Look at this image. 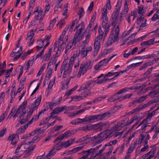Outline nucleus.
<instances>
[{"mask_svg":"<svg viewBox=\"0 0 159 159\" xmlns=\"http://www.w3.org/2000/svg\"><path fill=\"white\" fill-rule=\"evenodd\" d=\"M72 132V131H67L63 134L60 135L56 138L54 141V144L53 148L51 150L46 156L48 155L49 156V157H48L49 159H50L55 154L57 151L60 150L63 148L61 142L58 141L63 140L72 135L73 134Z\"/></svg>","mask_w":159,"mask_h":159,"instance_id":"f257e3e1","label":"nucleus"},{"mask_svg":"<svg viewBox=\"0 0 159 159\" xmlns=\"http://www.w3.org/2000/svg\"><path fill=\"white\" fill-rule=\"evenodd\" d=\"M27 103V100L24 101L22 104L20 106L14 115L16 109L15 107H13L10 111V113L8 115L7 120L10 119L13 116V118L18 116L19 114H20L19 117L21 119L20 123L21 124H24L28 120V118H26L25 119H22L23 117L25 115L26 112L25 107Z\"/></svg>","mask_w":159,"mask_h":159,"instance_id":"f03ea898","label":"nucleus"},{"mask_svg":"<svg viewBox=\"0 0 159 159\" xmlns=\"http://www.w3.org/2000/svg\"><path fill=\"white\" fill-rule=\"evenodd\" d=\"M119 30L118 25L114 27L111 31V34L107 42L105 44L106 47H108L111 44L116 41L117 40Z\"/></svg>","mask_w":159,"mask_h":159,"instance_id":"7ed1b4c3","label":"nucleus"},{"mask_svg":"<svg viewBox=\"0 0 159 159\" xmlns=\"http://www.w3.org/2000/svg\"><path fill=\"white\" fill-rule=\"evenodd\" d=\"M93 63L90 60H87L85 63H83L80 66L79 72L77 74L78 78H80L81 75H84L87 71L91 69Z\"/></svg>","mask_w":159,"mask_h":159,"instance_id":"20e7f679","label":"nucleus"},{"mask_svg":"<svg viewBox=\"0 0 159 159\" xmlns=\"http://www.w3.org/2000/svg\"><path fill=\"white\" fill-rule=\"evenodd\" d=\"M67 60L65 59L62 63L61 68V73L63 71H64L63 77L66 78L69 76L72 72V68L73 66L71 64H68Z\"/></svg>","mask_w":159,"mask_h":159,"instance_id":"39448f33","label":"nucleus"},{"mask_svg":"<svg viewBox=\"0 0 159 159\" xmlns=\"http://www.w3.org/2000/svg\"><path fill=\"white\" fill-rule=\"evenodd\" d=\"M41 99V95H39L35 101L29 105L30 109L28 111V116H29V117L32 114L33 111L38 109L39 106L40 104ZM28 117V116H27L26 118H27Z\"/></svg>","mask_w":159,"mask_h":159,"instance_id":"423d86ee","label":"nucleus"},{"mask_svg":"<svg viewBox=\"0 0 159 159\" xmlns=\"http://www.w3.org/2000/svg\"><path fill=\"white\" fill-rule=\"evenodd\" d=\"M99 35L95 39L94 43V51L98 52L100 48V41L102 40L103 32L101 28H99L98 29Z\"/></svg>","mask_w":159,"mask_h":159,"instance_id":"0eeeda50","label":"nucleus"},{"mask_svg":"<svg viewBox=\"0 0 159 159\" xmlns=\"http://www.w3.org/2000/svg\"><path fill=\"white\" fill-rule=\"evenodd\" d=\"M116 54L112 55L109 57L107 59H104L99 62L96 64L94 67V69L95 70H98L100 68H102L106 66L109 61L113 57L116 55Z\"/></svg>","mask_w":159,"mask_h":159,"instance_id":"6e6552de","label":"nucleus"},{"mask_svg":"<svg viewBox=\"0 0 159 159\" xmlns=\"http://www.w3.org/2000/svg\"><path fill=\"white\" fill-rule=\"evenodd\" d=\"M68 26H67L64 29L58 41L55 43V47H57L58 46H59L60 45V44H62L65 43L67 42L68 38V36H66L64 39L63 38L66 34V31L68 30Z\"/></svg>","mask_w":159,"mask_h":159,"instance_id":"1a4fd4ad","label":"nucleus"},{"mask_svg":"<svg viewBox=\"0 0 159 159\" xmlns=\"http://www.w3.org/2000/svg\"><path fill=\"white\" fill-rule=\"evenodd\" d=\"M78 22V23H77L75 27V29H77L76 32L81 33H84L83 32L84 31L85 28L84 24L83 22H80L77 21V20L73 21L72 22L71 26L70 29V30H72L73 27H74L75 24Z\"/></svg>","mask_w":159,"mask_h":159,"instance_id":"9d476101","label":"nucleus"},{"mask_svg":"<svg viewBox=\"0 0 159 159\" xmlns=\"http://www.w3.org/2000/svg\"><path fill=\"white\" fill-rule=\"evenodd\" d=\"M36 30V29H35L34 30V29H32L30 30L29 34H27L26 40L29 43V46H31L34 43V35L35 32Z\"/></svg>","mask_w":159,"mask_h":159,"instance_id":"9b49d317","label":"nucleus"},{"mask_svg":"<svg viewBox=\"0 0 159 159\" xmlns=\"http://www.w3.org/2000/svg\"><path fill=\"white\" fill-rule=\"evenodd\" d=\"M124 123L123 120L119 121L110 130V132H111V134L110 136H113L115 134L117 131L120 130V129L124 126Z\"/></svg>","mask_w":159,"mask_h":159,"instance_id":"f8f14e48","label":"nucleus"},{"mask_svg":"<svg viewBox=\"0 0 159 159\" xmlns=\"http://www.w3.org/2000/svg\"><path fill=\"white\" fill-rule=\"evenodd\" d=\"M119 12L114 10L111 16L110 21L111 23L114 25H116L119 23V19L117 17Z\"/></svg>","mask_w":159,"mask_h":159,"instance_id":"ddd939ff","label":"nucleus"},{"mask_svg":"<svg viewBox=\"0 0 159 159\" xmlns=\"http://www.w3.org/2000/svg\"><path fill=\"white\" fill-rule=\"evenodd\" d=\"M18 139V136L16 134H10L7 138V140L11 142L10 144L13 145H15L17 143Z\"/></svg>","mask_w":159,"mask_h":159,"instance_id":"4468645a","label":"nucleus"},{"mask_svg":"<svg viewBox=\"0 0 159 159\" xmlns=\"http://www.w3.org/2000/svg\"><path fill=\"white\" fill-rule=\"evenodd\" d=\"M127 71L126 70H124L123 71H120L119 72H113V71L111 72H109L107 73L105 75L106 77H111L113 75H114L116 74V75L113 78L109 79V80H110L113 79H114L116 77L119 76L120 75L124 73V72H126Z\"/></svg>","mask_w":159,"mask_h":159,"instance_id":"2eb2a0df","label":"nucleus"},{"mask_svg":"<svg viewBox=\"0 0 159 159\" xmlns=\"http://www.w3.org/2000/svg\"><path fill=\"white\" fill-rule=\"evenodd\" d=\"M84 37V33H81L76 32L74 36V38L72 41V42L75 44L77 42L82 40Z\"/></svg>","mask_w":159,"mask_h":159,"instance_id":"dca6fc26","label":"nucleus"},{"mask_svg":"<svg viewBox=\"0 0 159 159\" xmlns=\"http://www.w3.org/2000/svg\"><path fill=\"white\" fill-rule=\"evenodd\" d=\"M111 132L108 131H104L98 135V138L101 141L108 138L111 137L112 136H110Z\"/></svg>","mask_w":159,"mask_h":159,"instance_id":"f3484780","label":"nucleus"},{"mask_svg":"<svg viewBox=\"0 0 159 159\" xmlns=\"http://www.w3.org/2000/svg\"><path fill=\"white\" fill-rule=\"evenodd\" d=\"M157 148V147L154 146L152 147V148L149 152L144 154V155H146V159H151L153 158L155 155Z\"/></svg>","mask_w":159,"mask_h":159,"instance_id":"a211bd4d","label":"nucleus"},{"mask_svg":"<svg viewBox=\"0 0 159 159\" xmlns=\"http://www.w3.org/2000/svg\"><path fill=\"white\" fill-rule=\"evenodd\" d=\"M141 119L139 116H134L127 123L126 125H129L135 122V124L132 126L133 127L139 122Z\"/></svg>","mask_w":159,"mask_h":159,"instance_id":"6ab92c4d","label":"nucleus"},{"mask_svg":"<svg viewBox=\"0 0 159 159\" xmlns=\"http://www.w3.org/2000/svg\"><path fill=\"white\" fill-rule=\"evenodd\" d=\"M145 21L143 19V16L141 15L140 17L137 19V24L139 27H143L146 25Z\"/></svg>","mask_w":159,"mask_h":159,"instance_id":"aec40b11","label":"nucleus"},{"mask_svg":"<svg viewBox=\"0 0 159 159\" xmlns=\"http://www.w3.org/2000/svg\"><path fill=\"white\" fill-rule=\"evenodd\" d=\"M102 22H108V17L107 15V9L102 8Z\"/></svg>","mask_w":159,"mask_h":159,"instance_id":"412c9836","label":"nucleus"},{"mask_svg":"<svg viewBox=\"0 0 159 159\" xmlns=\"http://www.w3.org/2000/svg\"><path fill=\"white\" fill-rule=\"evenodd\" d=\"M71 123L73 125H75L80 124H85L87 123L86 120V119L85 117L83 119L78 118L73 120L71 122Z\"/></svg>","mask_w":159,"mask_h":159,"instance_id":"4be33fe9","label":"nucleus"},{"mask_svg":"<svg viewBox=\"0 0 159 159\" xmlns=\"http://www.w3.org/2000/svg\"><path fill=\"white\" fill-rule=\"evenodd\" d=\"M88 95V94L87 93L86 94L84 93V92H82L81 95L79 96H75L73 97H72L71 101H79L83 99L84 98H86L87 97V96Z\"/></svg>","mask_w":159,"mask_h":159,"instance_id":"5701e85b","label":"nucleus"},{"mask_svg":"<svg viewBox=\"0 0 159 159\" xmlns=\"http://www.w3.org/2000/svg\"><path fill=\"white\" fill-rule=\"evenodd\" d=\"M100 115H97L92 116L89 117H85L87 123L91 122L92 121H96L100 119Z\"/></svg>","mask_w":159,"mask_h":159,"instance_id":"b1692460","label":"nucleus"},{"mask_svg":"<svg viewBox=\"0 0 159 159\" xmlns=\"http://www.w3.org/2000/svg\"><path fill=\"white\" fill-rule=\"evenodd\" d=\"M75 138H71L66 142H61L63 148H67L71 145L75 141Z\"/></svg>","mask_w":159,"mask_h":159,"instance_id":"393cba45","label":"nucleus"},{"mask_svg":"<svg viewBox=\"0 0 159 159\" xmlns=\"http://www.w3.org/2000/svg\"><path fill=\"white\" fill-rule=\"evenodd\" d=\"M43 12V10L41 8L37 7L36 10L34 12V14L35 20H38L39 17L42 15Z\"/></svg>","mask_w":159,"mask_h":159,"instance_id":"a878e982","label":"nucleus"},{"mask_svg":"<svg viewBox=\"0 0 159 159\" xmlns=\"http://www.w3.org/2000/svg\"><path fill=\"white\" fill-rule=\"evenodd\" d=\"M73 78H74V76H70L69 78H67L65 81L63 82L62 87V90H65L68 88V85L69 84L70 79Z\"/></svg>","mask_w":159,"mask_h":159,"instance_id":"bb28decb","label":"nucleus"},{"mask_svg":"<svg viewBox=\"0 0 159 159\" xmlns=\"http://www.w3.org/2000/svg\"><path fill=\"white\" fill-rule=\"evenodd\" d=\"M136 146V144H131L129 146L128 150L126 153V155L128 157H130V154L133 152L135 147Z\"/></svg>","mask_w":159,"mask_h":159,"instance_id":"cd10ccee","label":"nucleus"},{"mask_svg":"<svg viewBox=\"0 0 159 159\" xmlns=\"http://www.w3.org/2000/svg\"><path fill=\"white\" fill-rule=\"evenodd\" d=\"M90 84L89 82H87L84 83L81 87L80 89L78 90L79 92L82 91L84 93L86 90L87 89L89 88Z\"/></svg>","mask_w":159,"mask_h":159,"instance_id":"c85d7f7f","label":"nucleus"},{"mask_svg":"<svg viewBox=\"0 0 159 159\" xmlns=\"http://www.w3.org/2000/svg\"><path fill=\"white\" fill-rule=\"evenodd\" d=\"M44 42V40L42 39L38 40L37 41V45L36 47L37 49V51L40 50L43 47Z\"/></svg>","mask_w":159,"mask_h":159,"instance_id":"c756f323","label":"nucleus"},{"mask_svg":"<svg viewBox=\"0 0 159 159\" xmlns=\"http://www.w3.org/2000/svg\"><path fill=\"white\" fill-rule=\"evenodd\" d=\"M65 109L64 107H61L55 108L51 114V116H53L54 115L57 114L62 111Z\"/></svg>","mask_w":159,"mask_h":159,"instance_id":"7c9ffc66","label":"nucleus"},{"mask_svg":"<svg viewBox=\"0 0 159 159\" xmlns=\"http://www.w3.org/2000/svg\"><path fill=\"white\" fill-rule=\"evenodd\" d=\"M154 41L152 39H151L148 40L143 42L141 43V46H150L154 44Z\"/></svg>","mask_w":159,"mask_h":159,"instance_id":"2f4dec72","label":"nucleus"},{"mask_svg":"<svg viewBox=\"0 0 159 159\" xmlns=\"http://www.w3.org/2000/svg\"><path fill=\"white\" fill-rule=\"evenodd\" d=\"M94 150V148H91L87 151H83V152H84L86 155L82 157L80 159H86L90 154L93 152Z\"/></svg>","mask_w":159,"mask_h":159,"instance_id":"473e14b6","label":"nucleus"},{"mask_svg":"<svg viewBox=\"0 0 159 159\" xmlns=\"http://www.w3.org/2000/svg\"><path fill=\"white\" fill-rule=\"evenodd\" d=\"M16 89L15 87H13L11 93V100L10 103H11L14 99V97L16 95L17 93H16Z\"/></svg>","mask_w":159,"mask_h":159,"instance_id":"72a5a7b5","label":"nucleus"},{"mask_svg":"<svg viewBox=\"0 0 159 159\" xmlns=\"http://www.w3.org/2000/svg\"><path fill=\"white\" fill-rule=\"evenodd\" d=\"M27 127L28 124H25V125L20 127L17 131V133L18 134H20L23 133Z\"/></svg>","mask_w":159,"mask_h":159,"instance_id":"f704fd0d","label":"nucleus"},{"mask_svg":"<svg viewBox=\"0 0 159 159\" xmlns=\"http://www.w3.org/2000/svg\"><path fill=\"white\" fill-rule=\"evenodd\" d=\"M68 4L67 3L66 4L64 5L63 8V13H62V15L64 16H65V19H66V18L68 17Z\"/></svg>","mask_w":159,"mask_h":159,"instance_id":"c9c22d12","label":"nucleus"},{"mask_svg":"<svg viewBox=\"0 0 159 159\" xmlns=\"http://www.w3.org/2000/svg\"><path fill=\"white\" fill-rule=\"evenodd\" d=\"M85 143H83L80 145L79 146L75 148L72 149L71 151L73 153H75L78 151L81 150L83 147L85 145Z\"/></svg>","mask_w":159,"mask_h":159,"instance_id":"e433bc0d","label":"nucleus"},{"mask_svg":"<svg viewBox=\"0 0 159 159\" xmlns=\"http://www.w3.org/2000/svg\"><path fill=\"white\" fill-rule=\"evenodd\" d=\"M10 56L12 58L14 61H16L21 56L20 55V54H18L14 52V51L11 53Z\"/></svg>","mask_w":159,"mask_h":159,"instance_id":"4c0bfd02","label":"nucleus"},{"mask_svg":"<svg viewBox=\"0 0 159 159\" xmlns=\"http://www.w3.org/2000/svg\"><path fill=\"white\" fill-rule=\"evenodd\" d=\"M52 48H50L49 49L48 53L46 54L45 56L44 59V60L45 61H48L50 59L52 54Z\"/></svg>","mask_w":159,"mask_h":159,"instance_id":"58836bf2","label":"nucleus"},{"mask_svg":"<svg viewBox=\"0 0 159 159\" xmlns=\"http://www.w3.org/2000/svg\"><path fill=\"white\" fill-rule=\"evenodd\" d=\"M122 0H118L116 6L115 11L120 12V9L121 6Z\"/></svg>","mask_w":159,"mask_h":159,"instance_id":"ea45409f","label":"nucleus"},{"mask_svg":"<svg viewBox=\"0 0 159 159\" xmlns=\"http://www.w3.org/2000/svg\"><path fill=\"white\" fill-rule=\"evenodd\" d=\"M13 51H14V52L18 54H20V55L21 56L22 52V47L17 46Z\"/></svg>","mask_w":159,"mask_h":159,"instance_id":"a19ab883","label":"nucleus"},{"mask_svg":"<svg viewBox=\"0 0 159 159\" xmlns=\"http://www.w3.org/2000/svg\"><path fill=\"white\" fill-rule=\"evenodd\" d=\"M58 18V17H57L54 18L51 21L49 26L48 28V30H50L52 28L53 26H54V24H55L56 22V19Z\"/></svg>","mask_w":159,"mask_h":159,"instance_id":"79ce46f5","label":"nucleus"},{"mask_svg":"<svg viewBox=\"0 0 159 159\" xmlns=\"http://www.w3.org/2000/svg\"><path fill=\"white\" fill-rule=\"evenodd\" d=\"M143 61L141 62H137L134 63H132L127 66V68L129 69H130L132 68H135L136 67L139 66L140 65L142 64Z\"/></svg>","mask_w":159,"mask_h":159,"instance_id":"37998d69","label":"nucleus"},{"mask_svg":"<svg viewBox=\"0 0 159 159\" xmlns=\"http://www.w3.org/2000/svg\"><path fill=\"white\" fill-rule=\"evenodd\" d=\"M78 87V85H77L71 89L68 90L67 92L66 93L65 95L68 96L70 95Z\"/></svg>","mask_w":159,"mask_h":159,"instance_id":"c03bdc74","label":"nucleus"},{"mask_svg":"<svg viewBox=\"0 0 159 159\" xmlns=\"http://www.w3.org/2000/svg\"><path fill=\"white\" fill-rule=\"evenodd\" d=\"M24 153V151H20L19 153L16 154L12 158L9 157L7 159H18Z\"/></svg>","mask_w":159,"mask_h":159,"instance_id":"a18cd8bd","label":"nucleus"},{"mask_svg":"<svg viewBox=\"0 0 159 159\" xmlns=\"http://www.w3.org/2000/svg\"><path fill=\"white\" fill-rule=\"evenodd\" d=\"M55 80L56 77L54 76L52 80H50L48 85V89H52L55 82Z\"/></svg>","mask_w":159,"mask_h":159,"instance_id":"49530a36","label":"nucleus"},{"mask_svg":"<svg viewBox=\"0 0 159 159\" xmlns=\"http://www.w3.org/2000/svg\"><path fill=\"white\" fill-rule=\"evenodd\" d=\"M65 24V21L64 19H61L58 23L57 25L59 26L60 29H61Z\"/></svg>","mask_w":159,"mask_h":159,"instance_id":"de8ad7c7","label":"nucleus"},{"mask_svg":"<svg viewBox=\"0 0 159 159\" xmlns=\"http://www.w3.org/2000/svg\"><path fill=\"white\" fill-rule=\"evenodd\" d=\"M35 60V58L34 57L33 59L29 60L27 64V68L25 69V70L27 71L30 67L32 66Z\"/></svg>","mask_w":159,"mask_h":159,"instance_id":"09e8293b","label":"nucleus"},{"mask_svg":"<svg viewBox=\"0 0 159 159\" xmlns=\"http://www.w3.org/2000/svg\"><path fill=\"white\" fill-rule=\"evenodd\" d=\"M55 48H56L55 47ZM56 48L57 47H56ZM57 48H58V49L55 55V57H57L60 56L62 48V44H60V45L59 46H58Z\"/></svg>","mask_w":159,"mask_h":159,"instance_id":"8fccbe9b","label":"nucleus"},{"mask_svg":"<svg viewBox=\"0 0 159 159\" xmlns=\"http://www.w3.org/2000/svg\"><path fill=\"white\" fill-rule=\"evenodd\" d=\"M88 53L86 52L84 47L80 51L79 54L81 55V56L83 57H85L87 55Z\"/></svg>","mask_w":159,"mask_h":159,"instance_id":"3c124183","label":"nucleus"},{"mask_svg":"<svg viewBox=\"0 0 159 159\" xmlns=\"http://www.w3.org/2000/svg\"><path fill=\"white\" fill-rule=\"evenodd\" d=\"M101 124L99 123L93 125L91 126V129L97 130H99L101 128Z\"/></svg>","mask_w":159,"mask_h":159,"instance_id":"603ef678","label":"nucleus"},{"mask_svg":"<svg viewBox=\"0 0 159 159\" xmlns=\"http://www.w3.org/2000/svg\"><path fill=\"white\" fill-rule=\"evenodd\" d=\"M102 8H105L108 9V10H111V0H108V2L104 5Z\"/></svg>","mask_w":159,"mask_h":159,"instance_id":"864d4df0","label":"nucleus"},{"mask_svg":"<svg viewBox=\"0 0 159 159\" xmlns=\"http://www.w3.org/2000/svg\"><path fill=\"white\" fill-rule=\"evenodd\" d=\"M140 138H139L138 140L137 141L136 143H134L136 144V146L137 144H140L143 142V140L144 138V135L143 134H141L140 135Z\"/></svg>","mask_w":159,"mask_h":159,"instance_id":"5fc2aeb1","label":"nucleus"},{"mask_svg":"<svg viewBox=\"0 0 159 159\" xmlns=\"http://www.w3.org/2000/svg\"><path fill=\"white\" fill-rule=\"evenodd\" d=\"M44 49H43L41 52L37 54L35 57H34L35 58V60H36L39 57H41V58H42L43 57L42 56L44 54Z\"/></svg>","mask_w":159,"mask_h":159,"instance_id":"6e6d98bb","label":"nucleus"},{"mask_svg":"<svg viewBox=\"0 0 159 159\" xmlns=\"http://www.w3.org/2000/svg\"><path fill=\"white\" fill-rule=\"evenodd\" d=\"M134 26L133 25L132 27L128 31L124 32L122 34V37H125L131 33L134 29Z\"/></svg>","mask_w":159,"mask_h":159,"instance_id":"4d7b16f0","label":"nucleus"},{"mask_svg":"<svg viewBox=\"0 0 159 159\" xmlns=\"http://www.w3.org/2000/svg\"><path fill=\"white\" fill-rule=\"evenodd\" d=\"M73 44L74 43L72 42V41H70L69 42L65 51V53L66 54L68 52V51L71 48Z\"/></svg>","mask_w":159,"mask_h":159,"instance_id":"13d9d810","label":"nucleus"},{"mask_svg":"<svg viewBox=\"0 0 159 159\" xmlns=\"http://www.w3.org/2000/svg\"><path fill=\"white\" fill-rule=\"evenodd\" d=\"M138 13L139 14H141L143 16V14L144 13V10L143 9V5H140L138 6Z\"/></svg>","mask_w":159,"mask_h":159,"instance_id":"bf43d9fd","label":"nucleus"},{"mask_svg":"<svg viewBox=\"0 0 159 159\" xmlns=\"http://www.w3.org/2000/svg\"><path fill=\"white\" fill-rule=\"evenodd\" d=\"M147 106V104H145L142 106H140L136 108L133 109V111L134 113H135L138 111L142 109L143 108L146 107Z\"/></svg>","mask_w":159,"mask_h":159,"instance_id":"052dcab7","label":"nucleus"},{"mask_svg":"<svg viewBox=\"0 0 159 159\" xmlns=\"http://www.w3.org/2000/svg\"><path fill=\"white\" fill-rule=\"evenodd\" d=\"M132 89L130 88H126L120 89L117 92L118 94H120L122 93H125L127 92L129 89Z\"/></svg>","mask_w":159,"mask_h":159,"instance_id":"680f3d73","label":"nucleus"},{"mask_svg":"<svg viewBox=\"0 0 159 159\" xmlns=\"http://www.w3.org/2000/svg\"><path fill=\"white\" fill-rule=\"evenodd\" d=\"M109 80V79L107 78L105 75V77L103 79L99 80H96V82L97 84H100L106 82L107 81Z\"/></svg>","mask_w":159,"mask_h":159,"instance_id":"e2e57ef3","label":"nucleus"},{"mask_svg":"<svg viewBox=\"0 0 159 159\" xmlns=\"http://www.w3.org/2000/svg\"><path fill=\"white\" fill-rule=\"evenodd\" d=\"M84 11L83 8H80L79 9L77 14L79 16L80 18L84 15Z\"/></svg>","mask_w":159,"mask_h":159,"instance_id":"0e129e2a","label":"nucleus"},{"mask_svg":"<svg viewBox=\"0 0 159 159\" xmlns=\"http://www.w3.org/2000/svg\"><path fill=\"white\" fill-rule=\"evenodd\" d=\"M46 67V65L43 64L40 68L37 75V76H39L40 75H41L43 72V70Z\"/></svg>","mask_w":159,"mask_h":159,"instance_id":"69168bd1","label":"nucleus"},{"mask_svg":"<svg viewBox=\"0 0 159 159\" xmlns=\"http://www.w3.org/2000/svg\"><path fill=\"white\" fill-rule=\"evenodd\" d=\"M130 3H125V4L124 5V10L123 12L125 14L127 13L129 11V8L128 7V6L129 4H130Z\"/></svg>","mask_w":159,"mask_h":159,"instance_id":"338daca9","label":"nucleus"},{"mask_svg":"<svg viewBox=\"0 0 159 159\" xmlns=\"http://www.w3.org/2000/svg\"><path fill=\"white\" fill-rule=\"evenodd\" d=\"M81 106H77L75 105L71 106L67 108V110L69 111H71L74 110H76L80 108Z\"/></svg>","mask_w":159,"mask_h":159,"instance_id":"774afa93","label":"nucleus"}]
</instances>
